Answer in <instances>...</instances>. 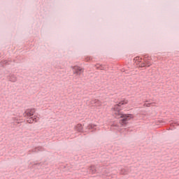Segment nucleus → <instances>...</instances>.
Returning <instances> with one entry per match:
<instances>
[{"instance_id": "423d86ee", "label": "nucleus", "mask_w": 179, "mask_h": 179, "mask_svg": "<svg viewBox=\"0 0 179 179\" xmlns=\"http://www.w3.org/2000/svg\"><path fill=\"white\" fill-rule=\"evenodd\" d=\"M8 80L10 82H13V83H15V82H16V80H17V78H16V76H15V75H11L8 76Z\"/></svg>"}, {"instance_id": "f257e3e1", "label": "nucleus", "mask_w": 179, "mask_h": 179, "mask_svg": "<svg viewBox=\"0 0 179 179\" xmlns=\"http://www.w3.org/2000/svg\"><path fill=\"white\" fill-rule=\"evenodd\" d=\"M124 104H128V100H122L120 102L118 103V104H116L113 108V110L115 111V118H117V120H120V124L122 127H127L129 124V121H131L132 118H134V115L132 114H125L124 112H121V106H124Z\"/></svg>"}, {"instance_id": "9b49d317", "label": "nucleus", "mask_w": 179, "mask_h": 179, "mask_svg": "<svg viewBox=\"0 0 179 179\" xmlns=\"http://www.w3.org/2000/svg\"><path fill=\"white\" fill-rule=\"evenodd\" d=\"M120 173H121L122 174H127V171L126 169H122L121 171H120Z\"/></svg>"}, {"instance_id": "9d476101", "label": "nucleus", "mask_w": 179, "mask_h": 179, "mask_svg": "<svg viewBox=\"0 0 179 179\" xmlns=\"http://www.w3.org/2000/svg\"><path fill=\"white\" fill-rule=\"evenodd\" d=\"M90 171L92 173V174H94V173H96V169L94 168V166H91Z\"/></svg>"}, {"instance_id": "ddd939ff", "label": "nucleus", "mask_w": 179, "mask_h": 179, "mask_svg": "<svg viewBox=\"0 0 179 179\" xmlns=\"http://www.w3.org/2000/svg\"><path fill=\"white\" fill-rule=\"evenodd\" d=\"M34 166H43V163H41V162L34 163Z\"/></svg>"}, {"instance_id": "6e6552de", "label": "nucleus", "mask_w": 179, "mask_h": 179, "mask_svg": "<svg viewBox=\"0 0 179 179\" xmlns=\"http://www.w3.org/2000/svg\"><path fill=\"white\" fill-rule=\"evenodd\" d=\"M144 61H145V64L147 66H150V65H152V63L150 62V61H149L148 59V57H146V56L144 58Z\"/></svg>"}, {"instance_id": "f03ea898", "label": "nucleus", "mask_w": 179, "mask_h": 179, "mask_svg": "<svg viewBox=\"0 0 179 179\" xmlns=\"http://www.w3.org/2000/svg\"><path fill=\"white\" fill-rule=\"evenodd\" d=\"M71 68L73 69V74L78 75V76H80V75H82V73H83V72L85 71V69L79 66H71Z\"/></svg>"}, {"instance_id": "a211bd4d", "label": "nucleus", "mask_w": 179, "mask_h": 179, "mask_svg": "<svg viewBox=\"0 0 179 179\" xmlns=\"http://www.w3.org/2000/svg\"><path fill=\"white\" fill-rule=\"evenodd\" d=\"M91 132H96V129L92 130Z\"/></svg>"}, {"instance_id": "4468645a", "label": "nucleus", "mask_w": 179, "mask_h": 179, "mask_svg": "<svg viewBox=\"0 0 179 179\" xmlns=\"http://www.w3.org/2000/svg\"><path fill=\"white\" fill-rule=\"evenodd\" d=\"M138 59L139 57H136L134 59V61H135L136 62H139V61H138Z\"/></svg>"}, {"instance_id": "dca6fc26", "label": "nucleus", "mask_w": 179, "mask_h": 179, "mask_svg": "<svg viewBox=\"0 0 179 179\" xmlns=\"http://www.w3.org/2000/svg\"><path fill=\"white\" fill-rule=\"evenodd\" d=\"M145 66H146V64L145 63L141 64V68H145Z\"/></svg>"}, {"instance_id": "1a4fd4ad", "label": "nucleus", "mask_w": 179, "mask_h": 179, "mask_svg": "<svg viewBox=\"0 0 179 179\" xmlns=\"http://www.w3.org/2000/svg\"><path fill=\"white\" fill-rule=\"evenodd\" d=\"M36 120H37L36 117L33 118V117L29 118L27 122H28V124H33V122H34V121H36Z\"/></svg>"}, {"instance_id": "2eb2a0df", "label": "nucleus", "mask_w": 179, "mask_h": 179, "mask_svg": "<svg viewBox=\"0 0 179 179\" xmlns=\"http://www.w3.org/2000/svg\"><path fill=\"white\" fill-rule=\"evenodd\" d=\"M144 107H150V103H144Z\"/></svg>"}, {"instance_id": "20e7f679", "label": "nucleus", "mask_w": 179, "mask_h": 179, "mask_svg": "<svg viewBox=\"0 0 179 179\" xmlns=\"http://www.w3.org/2000/svg\"><path fill=\"white\" fill-rule=\"evenodd\" d=\"M44 150H45L44 149V148L41 147V146H38V147H36L34 149L31 150V152L33 153H38V152H44Z\"/></svg>"}, {"instance_id": "7ed1b4c3", "label": "nucleus", "mask_w": 179, "mask_h": 179, "mask_svg": "<svg viewBox=\"0 0 179 179\" xmlns=\"http://www.w3.org/2000/svg\"><path fill=\"white\" fill-rule=\"evenodd\" d=\"M34 113H36L35 108L27 109L24 112L27 117H33V115H34Z\"/></svg>"}, {"instance_id": "f3484780", "label": "nucleus", "mask_w": 179, "mask_h": 179, "mask_svg": "<svg viewBox=\"0 0 179 179\" xmlns=\"http://www.w3.org/2000/svg\"><path fill=\"white\" fill-rule=\"evenodd\" d=\"M92 59H93V58L90 57L87 58V61H92Z\"/></svg>"}, {"instance_id": "39448f33", "label": "nucleus", "mask_w": 179, "mask_h": 179, "mask_svg": "<svg viewBox=\"0 0 179 179\" xmlns=\"http://www.w3.org/2000/svg\"><path fill=\"white\" fill-rule=\"evenodd\" d=\"M74 128H75L76 131H77L78 132H83V126L80 123H79L76 126H75Z\"/></svg>"}, {"instance_id": "0eeeda50", "label": "nucleus", "mask_w": 179, "mask_h": 179, "mask_svg": "<svg viewBox=\"0 0 179 179\" xmlns=\"http://www.w3.org/2000/svg\"><path fill=\"white\" fill-rule=\"evenodd\" d=\"M95 127H97V125L93 124H90L87 127H85V129H89V130L94 129Z\"/></svg>"}, {"instance_id": "f8f14e48", "label": "nucleus", "mask_w": 179, "mask_h": 179, "mask_svg": "<svg viewBox=\"0 0 179 179\" xmlns=\"http://www.w3.org/2000/svg\"><path fill=\"white\" fill-rule=\"evenodd\" d=\"M104 67H103V65H100V66H96V69H100L101 71H103Z\"/></svg>"}]
</instances>
